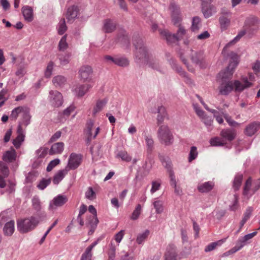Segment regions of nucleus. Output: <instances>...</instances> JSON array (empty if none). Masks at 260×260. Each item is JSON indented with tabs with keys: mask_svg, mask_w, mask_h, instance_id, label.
I'll list each match as a JSON object with an SVG mask.
<instances>
[{
	"mask_svg": "<svg viewBox=\"0 0 260 260\" xmlns=\"http://www.w3.org/2000/svg\"><path fill=\"white\" fill-rule=\"evenodd\" d=\"M16 158V151L14 149H12L10 151H6L3 156V159L4 161L9 162L15 160Z\"/></svg>",
	"mask_w": 260,
	"mask_h": 260,
	"instance_id": "obj_23",
	"label": "nucleus"
},
{
	"mask_svg": "<svg viewBox=\"0 0 260 260\" xmlns=\"http://www.w3.org/2000/svg\"><path fill=\"white\" fill-rule=\"evenodd\" d=\"M68 44L67 43V36L66 35L62 37L60 40L58 47L60 50H64L68 48Z\"/></svg>",
	"mask_w": 260,
	"mask_h": 260,
	"instance_id": "obj_45",
	"label": "nucleus"
},
{
	"mask_svg": "<svg viewBox=\"0 0 260 260\" xmlns=\"http://www.w3.org/2000/svg\"><path fill=\"white\" fill-rule=\"evenodd\" d=\"M28 112L27 107L19 106L14 108L11 112L10 118L12 120H16L18 116L20 114L26 115Z\"/></svg>",
	"mask_w": 260,
	"mask_h": 260,
	"instance_id": "obj_12",
	"label": "nucleus"
},
{
	"mask_svg": "<svg viewBox=\"0 0 260 260\" xmlns=\"http://www.w3.org/2000/svg\"><path fill=\"white\" fill-rule=\"evenodd\" d=\"M198 155V152L196 147H192L189 153V161H191L194 159Z\"/></svg>",
	"mask_w": 260,
	"mask_h": 260,
	"instance_id": "obj_48",
	"label": "nucleus"
},
{
	"mask_svg": "<svg viewBox=\"0 0 260 260\" xmlns=\"http://www.w3.org/2000/svg\"><path fill=\"white\" fill-rule=\"evenodd\" d=\"M48 149L45 147H42L37 151L38 155L40 157H44L47 153Z\"/></svg>",
	"mask_w": 260,
	"mask_h": 260,
	"instance_id": "obj_55",
	"label": "nucleus"
},
{
	"mask_svg": "<svg viewBox=\"0 0 260 260\" xmlns=\"http://www.w3.org/2000/svg\"><path fill=\"white\" fill-rule=\"evenodd\" d=\"M124 231L121 230L114 236V240L118 243V244L121 242L124 235Z\"/></svg>",
	"mask_w": 260,
	"mask_h": 260,
	"instance_id": "obj_54",
	"label": "nucleus"
},
{
	"mask_svg": "<svg viewBox=\"0 0 260 260\" xmlns=\"http://www.w3.org/2000/svg\"><path fill=\"white\" fill-rule=\"evenodd\" d=\"M115 27L114 24L110 20H106L104 24V29L107 32L112 31Z\"/></svg>",
	"mask_w": 260,
	"mask_h": 260,
	"instance_id": "obj_44",
	"label": "nucleus"
},
{
	"mask_svg": "<svg viewBox=\"0 0 260 260\" xmlns=\"http://www.w3.org/2000/svg\"><path fill=\"white\" fill-rule=\"evenodd\" d=\"M120 157L123 160L126 161H129L132 158L130 156L128 155L126 152H121L119 154Z\"/></svg>",
	"mask_w": 260,
	"mask_h": 260,
	"instance_id": "obj_57",
	"label": "nucleus"
},
{
	"mask_svg": "<svg viewBox=\"0 0 260 260\" xmlns=\"http://www.w3.org/2000/svg\"><path fill=\"white\" fill-rule=\"evenodd\" d=\"M17 137L13 140V144L16 148L20 147L21 143L24 140V135L23 133L22 128L21 125H19L17 129Z\"/></svg>",
	"mask_w": 260,
	"mask_h": 260,
	"instance_id": "obj_14",
	"label": "nucleus"
},
{
	"mask_svg": "<svg viewBox=\"0 0 260 260\" xmlns=\"http://www.w3.org/2000/svg\"><path fill=\"white\" fill-rule=\"evenodd\" d=\"M200 22V19L198 17H195L192 19L191 29L193 31H196L199 28V24Z\"/></svg>",
	"mask_w": 260,
	"mask_h": 260,
	"instance_id": "obj_51",
	"label": "nucleus"
},
{
	"mask_svg": "<svg viewBox=\"0 0 260 260\" xmlns=\"http://www.w3.org/2000/svg\"><path fill=\"white\" fill-rule=\"evenodd\" d=\"M66 82L65 78L61 76L55 77L53 79V83L55 86H60Z\"/></svg>",
	"mask_w": 260,
	"mask_h": 260,
	"instance_id": "obj_41",
	"label": "nucleus"
},
{
	"mask_svg": "<svg viewBox=\"0 0 260 260\" xmlns=\"http://www.w3.org/2000/svg\"><path fill=\"white\" fill-rule=\"evenodd\" d=\"M158 116L157 120L158 123H161L164 120V118L167 117V114L166 113V109L164 107L161 106L158 108Z\"/></svg>",
	"mask_w": 260,
	"mask_h": 260,
	"instance_id": "obj_34",
	"label": "nucleus"
},
{
	"mask_svg": "<svg viewBox=\"0 0 260 260\" xmlns=\"http://www.w3.org/2000/svg\"><path fill=\"white\" fill-rule=\"evenodd\" d=\"M69 169L66 167L64 169L58 171L54 176L53 179V182L57 184L61 181L64 176L68 174Z\"/></svg>",
	"mask_w": 260,
	"mask_h": 260,
	"instance_id": "obj_17",
	"label": "nucleus"
},
{
	"mask_svg": "<svg viewBox=\"0 0 260 260\" xmlns=\"http://www.w3.org/2000/svg\"><path fill=\"white\" fill-rule=\"evenodd\" d=\"M93 125L94 123L92 121H90L87 124L86 131L88 135L89 138H91L92 137L95 138L100 132V128L99 127H98L94 129V132H93L94 130Z\"/></svg>",
	"mask_w": 260,
	"mask_h": 260,
	"instance_id": "obj_15",
	"label": "nucleus"
},
{
	"mask_svg": "<svg viewBox=\"0 0 260 260\" xmlns=\"http://www.w3.org/2000/svg\"><path fill=\"white\" fill-rule=\"evenodd\" d=\"M254 77L251 73L249 75V81L246 78H242L241 81L238 80L233 82L234 89L236 92H241L244 89L251 86V82L253 81Z\"/></svg>",
	"mask_w": 260,
	"mask_h": 260,
	"instance_id": "obj_4",
	"label": "nucleus"
},
{
	"mask_svg": "<svg viewBox=\"0 0 260 260\" xmlns=\"http://www.w3.org/2000/svg\"><path fill=\"white\" fill-rule=\"evenodd\" d=\"M60 162L59 159H55L50 162L47 167V171H51L55 166L58 165Z\"/></svg>",
	"mask_w": 260,
	"mask_h": 260,
	"instance_id": "obj_47",
	"label": "nucleus"
},
{
	"mask_svg": "<svg viewBox=\"0 0 260 260\" xmlns=\"http://www.w3.org/2000/svg\"><path fill=\"white\" fill-rule=\"evenodd\" d=\"M176 257L175 247L173 245H169L165 254V260H176Z\"/></svg>",
	"mask_w": 260,
	"mask_h": 260,
	"instance_id": "obj_16",
	"label": "nucleus"
},
{
	"mask_svg": "<svg viewBox=\"0 0 260 260\" xmlns=\"http://www.w3.org/2000/svg\"><path fill=\"white\" fill-rule=\"evenodd\" d=\"M158 137L161 143L169 145L173 141V136L167 125H161L158 130Z\"/></svg>",
	"mask_w": 260,
	"mask_h": 260,
	"instance_id": "obj_3",
	"label": "nucleus"
},
{
	"mask_svg": "<svg viewBox=\"0 0 260 260\" xmlns=\"http://www.w3.org/2000/svg\"><path fill=\"white\" fill-rule=\"evenodd\" d=\"M64 144L62 142H58L54 144L49 150V153L50 155L60 153L63 150Z\"/></svg>",
	"mask_w": 260,
	"mask_h": 260,
	"instance_id": "obj_24",
	"label": "nucleus"
},
{
	"mask_svg": "<svg viewBox=\"0 0 260 260\" xmlns=\"http://www.w3.org/2000/svg\"><path fill=\"white\" fill-rule=\"evenodd\" d=\"M78 8L77 6H73L69 8L67 13V18L69 20L74 18L77 16Z\"/></svg>",
	"mask_w": 260,
	"mask_h": 260,
	"instance_id": "obj_31",
	"label": "nucleus"
},
{
	"mask_svg": "<svg viewBox=\"0 0 260 260\" xmlns=\"http://www.w3.org/2000/svg\"><path fill=\"white\" fill-rule=\"evenodd\" d=\"M245 33L246 32L245 31H240L239 33V34L237 36V37H235V38L232 41H231L228 44H227L226 45V46L223 48V51H222V53L223 54H225V51H226L227 48L230 45L235 44L236 42H237L238 41H239L240 40V39L245 34Z\"/></svg>",
	"mask_w": 260,
	"mask_h": 260,
	"instance_id": "obj_36",
	"label": "nucleus"
},
{
	"mask_svg": "<svg viewBox=\"0 0 260 260\" xmlns=\"http://www.w3.org/2000/svg\"><path fill=\"white\" fill-rule=\"evenodd\" d=\"M226 239V238H225L210 243L206 247L205 251L206 252H209L215 249L217 246H221L224 242H225Z\"/></svg>",
	"mask_w": 260,
	"mask_h": 260,
	"instance_id": "obj_30",
	"label": "nucleus"
},
{
	"mask_svg": "<svg viewBox=\"0 0 260 260\" xmlns=\"http://www.w3.org/2000/svg\"><path fill=\"white\" fill-rule=\"evenodd\" d=\"M96 193L93 190L92 188L91 187H88L85 192L86 198L90 201H92L96 198Z\"/></svg>",
	"mask_w": 260,
	"mask_h": 260,
	"instance_id": "obj_38",
	"label": "nucleus"
},
{
	"mask_svg": "<svg viewBox=\"0 0 260 260\" xmlns=\"http://www.w3.org/2000/svg\"><path fill=\"white\" fill-rule=\"evenodd\" d=\"M87 209V207L86 205L84 204L81 205L80 207L79 213L78 218H81V217L86 212Z\"/></svg>",
	"mask_w": 260,
	"mask_h": 260,
	"instance_id": "obj_58",
	"label": "nucleus"
},
{
	"mask_svg": "<svg viewBox=\"0 0 260 260\" xmlns=\"http://www.w3.org/2000/svg\"><path fill=\"white\" fill-rule=\"evenodd\" d=\"M96 244L97 242H94L86 248L85 253L82 255L81 260H91L92 249Z\"/></svg>",
	"mask_w": 260,
	"mask_h": 260,
	"instance_id": "obj_29",
	"label": "nucleus"
},
{
	"mask_svg": "<svg viewBox=\"0 0 260 260\" xmlns=\"http://www.w3.org/2000/svg\"><path fill=\"white\" fill-rule=\"evenodd\" d=\"M219 21L222 27H225L226 25L229 23V20L224 17L220 18L219 19Z\"/></svg>",
	"mask_w": 260,
	"mask_h": 260,
	"instance_id": "obj_64",
	"label": "nucleus"
},
{
	"mask_svg": "<svg viewBox=\"0 0 260 260\" xmlns=\"http://www.w3.org/2000/svg\"><path fill=\"white\" fill-rule=\"evenodd\" d=\"M105 58L107 60H110L120 66H126L128 65V60L124 58H113L110 56H106Z\"/></svg>",
	"mask_w": 260,
	"mask_h": 260,
	"instance_id": "obj_26",
	"label": "nucleus"
},
{
	"mask_svg": "<svg viewBox=\"0 0 260 260\" xmlns=\"http://www.w3.org/2000/svg\"><path fill=\"white\" fill-rule=\"evenodd\" d=\"M107 103L106 99L98 100L92 110V115L95 116L96 114L100 112Z\"/></svg>",
	"mask_w": 260,
	"mask_h": 260,
	"instance_id": "obj_20",
	"label": "nucleus"
},
{
	"mask_svg": "<svg viewBox=\"0 0 260 260\" xmlns=\"http://www.w3.org/2000/svg\"><path fill=\"white\" fill-rule=\"evenodd\" d=\"M253 211V209L252 207H248L246 209V211L245 212L244 214V216L243 217L246 219L247 220H248L249 218L250 217Z\"/></svg>",
	"mask_w": 260,
	"mask_h": 260,
	"instance_id": "obj_56",
	"label": "nucleus"
},
{
	"mask_svg": "<svg viewBox=\"0 0 260 260\" xmlns=\"http://www.w3.org/2000/svg\"><path fill=\"white\" fill-rule=\"evenodd\" d=\"M141 206L140 204L137 205L131 215V218L133 220H136L138 219L140 214H141Z\"/></svg>",
	"mask_w": 260,
	"mask_h": 260,
	"instance_id": "obj_43",
	"label": "nucleus"
},
{
	"mask_svg": "<svg viewBox=\"0 0 260 260\" xmlns=\"http://www.w3.org/2000/svg\"><path fill=\"white\" fill-rule=\"evenodd\" d=\"M53 68V63L49 62L47 65L46 70L45 72V76L47 78H49L51 76Z\"/></svg>",
	"mask_w": 260,
	"mask_h": 260,
	"instance_id": "obj_46",
	"label": "nucleus"
},
{
	"mask_svg": "<svg viewBox=\"0 0 260 260\" xmlns=\"http://www.w3.org/2000/svg\"><path fill=\"white\" fill-rule=\"evenodd\" d=\"M50 183L49 179H42L38 184L37 187L40 189H44Z\"/></svg>",
	"mask_w": 260,
	"mask_h": 260,
	"instance_id": "obj_49",
	"label": "nucleus"
},
{
	"mask_svg": "<svg viewBox=\"0 0 260 260\" xmlns=\"http://www.w3.org/2000/svg\"><path fill=\"white\" fill-rule=\"evenodd\" d=\"M82 161V156L80 154H77L75 153H72L70 156L68 166V169H76L81 163Z\"/></svg>",
	"mask_w": 260,
	"mask_h": 260,
	"instance_id": "obj_9",
	"label": "nucleus"
},
{
	"mask_svg": "<svg viewBox=\"0 0 260 260\" xmlns=\"http://www.w3.org/2000/svg\"><path fill=\"white\" fill-rule=\"evenodd\" d=\"M68 201V198L63 195H58L50 203V208L52 210L63 206Z\"/></svg>",
	"mask_w": 260,
	"mask_h": 260,
	"instance_id": "obj_11",
	"label": "nucleus"
},
{
	"mask_svg": "<svg viewBox=\"0 0 260 260\" xmlns=\"http://www.w3.org/2000/svg\"><path fill=\"white\" fill-rule=\"evenodd\" d=\"M214 184L212 182H207L198 185V189L201 192L210 191L213 188Z\"/></svg>",
	"mask_w": 260,
	"mask_h": 260,
	"instance_id": "obj_28",
	"label": "nucleus"
},
{
	"mask_svg": "<svg viewBox=\"0 0 260 260\" xmlns=\"http://www.w3.org/2000/svg\"><path fill=\"white\" fill-rule=\"evenodd\" d=\"M210 144L213 146H223L226 144L225 141L222 138L218 137L212 138L210 140Z\"/></svg>",
	"mask_w": 260,
	"mask_h": 260,
	"instance_id": "obj_33",
	"label": "nucleus"
},
{
	"mask_svg": "<svg viewBox=\"0 0 260 260\" xmlns=\"http://www.w3.org/2000/svg\"><path fill=\"white\" fill-rule=\"evenodd\" d=\"M74 110L75 107L74 106H70L64 111L63 114L65 115L69 116Z\"/></svg>",
	"mask_w": 260,
	"mask_h": 260,
	"instance_id": "obj_63",
	"label": "nucleus"
},
{
	"mask_svg": "<svg viewBox=\"0 0 260 260\" xmlns=\"http://www.w3.org/2000/svg\"><path fill=\"white\" fill-rule=\"evenodd\" d=\"M154 206L157 213H160L163 210L162 203L160 201H156L153 203Z\"/></svg>",
	"mask_w": 260,
	"mask_h": 260,
	"instance_id": "obj_50",
	"label": "nucleus"
},
{
	"mask_svg": "<svg viewBox=\"0 0 260 260\" xmlns=\"http://www.w3.org/2000/svg\"><path fill=\"white\" fill-rule=\"evenodd\" d=\"M39 223V220L36 216L19 219L17 220V230L21 234L27 233L33 231Z\"/></svg>",
	"mask_w": 260,
	"mask_h": 260,
	"instance_id": "obj_1",
	"label": "nucleus"
},
{
	"mask_svg": "<svg viewBox=\"0 0 260 260\" xmlns=\"http://www.w3.org/2000/svg\"><path fill=\"white\" fill-rule=\"evenodd\" d=\"M230 63L227 68L219 74V78L221 81H230L232 78L235 69L239 62V56L237 54L232 52L230 55Z\"/></svg>",
	"mask_w": 260,
	"mask_h": 260,
	"instance_id": "obj_2",
	"label": "nucleus"
},
{
	"mask_svg": "<svg viewBox=\"0 0 260 260\" xmlns=\"http://www.w3.org/2000/svg\"><path fill=\"white\" fill-rule=\"evenodd\" d=\"M50 100L52 105L56 107L60 106L63 103L62 94L57 91L50 92Z\"/></svg>",
	"mask_w": 260,
	"mask_h": 260,
	"instance_id": "obj_10",
	"label": "nucleus"
},
{
	"mask_svg": "<svg viewBox=\"0 0 260 260\" xmlns=\"http://www.w3.org/2000/svg\"><path fill=\"white\" fill-rule=\"evenodd\" d=\"M149 235V231L148 230L145 231L142 234H139L137 238V242L139 244L142 243L147 238Z\"/></svg>",
	"mask_w": 260,
	"mask_h": 260,
	"instance_id": "obj_40",
	"label": "nucleus"
},
{
	"mask_svg": "<svg viewBox=\"0 0 260 260\" xmlns=\"http://www.w3.org/2000/svg\"><path fill=\"white\" fill-rule=\"evenodd\" d=\"M213 10V8H207L205 6H203V12L205 17H209L212 14V11Z\"/></svg>",
	"mask_w": 260,
	"mask_h": 260,
	"instance_id": "obj_53",
	"label": "nucleus"
},
{
	"mask_svg": "<svg viewBox=\"0 0 260 260\" xmlns=\"http://www.w3.org/2000/svg\"><path fill=\"white\" fill-rule=\"evenodd\" d=\"M219 93L221 95H226L234 89L233 81H221L218 87Z\"/></svg>",
	"mask_w": 260,
	"mask_h": 260,
	"instance_id": "obj_8",
	"label": "nucleus"
},
{
	"mask_svg": "<svg viewBox=\"0 0 260 260\" xmlns=\"http://www.w3.org/2000/svg\"><path fill=\"white\" fill-rule=\"evenodd\" d=\"M260 188V179L252 182L251 178H249L246 181L243 188V194L248 198L252 195Z\"/></svg>",
	"mask_w": 260,
	"mask_h": 260,
	"instance_id": "obj_5",
	"label": "nucleus"
},
{
	"mask_svg": "<svg viewBox=\"0 0 260 260\" xmlns=\"http://www.w3.org/2000/svg\"><path fill=\"white\" fill-rule=\"evenodd\" d=\"M171 185L175 188V192L178 194H181V190L179 187L177 186L176 181L175 178V176L172 173H170Z\"/></svg>",
	"mask_w": 260,
	"mask_h": 260,
	"instance_id": "obj_39",
	"label": "nucleus"
},
{
	"mask_svg": "<svg viewBox=\"0 0 260 260\" xmlns=\"http://www.w3.org/2000/svg\"><path fill=\"white\" fill-rule=\"evenodd\" d=\"M160 186V183L157 181L153 182L152 183V186L151 189V191L152 193H154L156 190H157Z\"/></svg>",
	"mask_w": 260,
	"mask_h": 260,
	"instance_id": "obj_61",
	"label": "nucleus"
},
{
	"mask_svg": "<svg viewBox=\"0 0 260 260\" xmlns=\"http://www.w3.org/2000/svg\"><path fill=\"white\" fill-rule=\"evenodd\" d=\"M88 211L92 214V216L91 217V219L89 221L88 223L90 224L92 222H93L94 225H96L98 222L96 218V210L92 205H90L88 207Z\"/></svg>",
	"mask_w": 260,
	"mask_h": 260,
	"instance_id": "obj_32",
	"label": "nucleus"
},
{
	"mask_svg": "<svg viewBox=\"0 0 260 260\" xmlns=\"http://www.w3.org/2000/svg\"><path fill=\"white\" fill-rule=\"evenodd\" d=\"M243 245H244L242 244H241L240 245H237L229 250V251L231 254H232L240 250L243 246Z\"/></svg>",
	"mask_w": 260,
	"mask_h": 260,
	"instance_id": "obj_62",
	"label": "nucleus"
},
{
	"mask_svg": "<svg viewBox=\"0 0 260 260\" xmlns=\"http://www.w3.org/2000/svg\"><path fill=\"white\" fill-rule=\"evenodd\" d=\"M67 30V26L66 25L65 20L64 18L60 20L58 24V33L61 35L63 34Z\"/></svg>",
	"mask_w": 260,
	"mask_h": 260,
	"instance_id": "obj_42",
	"label": "nucleus"
},
{
	"mask_svg": "<svg viewBox=\"0 0 260 260\" xmlns=\"http://www.w3.org/2000/svg\"><path fill=\"white\" fill-rule=\"evenodd\" d=\"M91 72V68L90 67L83 66L81 67L79 71V74L84 83L93 85V82L90 78Z\"/></svg>",
	"mask_w": 260,
	"mask_h": 260,
	"instance_id": "obj_7",
	"label": "nucleus"
},
{
	"mask_svg": "<svg viewBox=\"0 0 260 260\" xmlns=\"http://www.w3.org/2000/svg\"><path fill=\"white\" fill-rule=\"evenodd\" d=\"M91 84L85 83L82 85H80L75 89V92L78 96H83L88 90V89L92 86Z\"/></svg>",
	"mask_w": 260,
	"mask_h": 260,
	"instance_id": "obj_19",
	"label": "nucleus"
},
{
	"mask_svg": "<svg viewBox=\"0 0 260 260\" xmlns=\"http://www.w3.org/2000/svg\"><path fill=\"white\" fill-rule=\"evenodd\" d=\"M259 128V124L257 123L249 124L245 129V134L247 136H251L254 134Z\"/></svg>",
	"mask_w": 260,
	"mask_h": 260,
	"instance_id": "obj_25",
	"label": "nucleus"
},
{
	"mask_svg": "<svg viewBox=\"0 0 260 260\" xmlns=\"http://www.w3.org/2000/svg\"><path fill=\"white\" fill-rule=\"evenodd\" d=\"M220 135L222 139L225 141L226 143L227 141L231 142L235 139L236 137V132L233 129H224L221 131Z\"/></svg>",
	"mask_w": 260,
	"mask_h": 260,
	"instance_id": "obj_13",
	"label": "nucleus"
},
{
	"mask_svg": "<svg viewBox=\"0 0 260 260\" xmlns=\"http://www.w3.org/2000/svg\"><path fill=\"white\" fill-rule=\"evenodd\" d=\"M258 27V23L256 19L252 18L251 20H248L245 25L247 31L250 33V31L256 30Z\"/></svg>",
	"mask_w": 260,
	"mask_h": 260,
	"instance_id": "obj_21",
	"label": "nucleus"
},
{
	"mask_svg": "<svg viewBox=\"0 0 260 260\" xmlns=\"http://www.w3.org/2000/svg\"><path fill=\"white\" fill-rule=\"evenodd\" d=\"M22 12L25 20L30 22L33 20V10L30 7L24 6L22 9Z\"/></svg>",
	"mask_w": 260,
	"mask_h": 260,
	"instance_id": "obj_18",
	"label": "nucleus"
},
{
	"mask_svg": "<svg viewBox=\"0 0 260 260\" xmlns=\"http://www.w3.org/2000/svg\"><path fill=\"white\" fill-rule=\"evenodd\" d=\"M213 113L214 116L216 118V120L220 124L222 123L223 121V120L222 119L223 116L225 118V119L226 120L227 122L230 125L235 126V124H237V123H236L235 121L230 120V119L229 117H228L225 114L223 113H222V116H220L218 111H214Z\"/></svg>",
	"mask_w": 260,
	"mask_h": 260,
	"instance_id": "obj_22",
	"label": "nucleus"
},
{
	"mask_svg": "<svg viewBox=\"0 0 260 260\" xmlns=\"http://www.w3.org/2000/svg\"><path fill=\"white\" fill-rule=\"evenodd\" d=\"M14 224L15 222L13 220H11L7 222L4 227V232L5 235L7 236H11L14 232Z\"/></svg>",
	"mask_w": 260,
	"mask_h": 260,
	"instance_id": "obj_27",
	"label": "nucleus"
},
{
	"mask_svg": "<svg viewBox=\"0 0 260 260\" xmlns=\"http://www.w3.org/2000/svg\"><path fill=\"white\" fill-rule=\"evenodd\" d=\"M0 173L3 179L7 177L9 174V170L7 166L3 161H0Z\"/></svg>",
	"mask_w": 260,
	"mask_h": 260,
	"instance_id": "obj_35",
	"label": "nucleus"
},
{
	"mask_svg": "<svg viewBox=\"0 0 260 260\" xmlns=\"http://www.w3.org/2000/svg\"><path fill=\"white\" fill-rule=\"evenodd\" d=\"M185 31L184 29L179 25V29L178 30L177 36L175 35H171L167 31L164 30L161 31L160 34L166 37V39L168 43L171 44L173 43H175L178 41L181 38H182V36L185 34Z\"/></svg>",
	"mask_w": 260,
	"mask_h": 260,
	"instance_id": "obj_6",
	"label": "nucleus"
},
{
	"mask_svg": "<svg viewBox=\"0 0 260 260\" xmlns=\"http://www.w3.org/2000/svg\"><path fill=\"white\" fill-rule=\"evenodd\" d=\"M12 134V131L11 129H10L7 131L4 136V140L5 143H7L9 141L10 138L11 137Z\"/></svg>",
	"mask_w": 260,
	"mask_h": 260,
	"instance_id": "obj_59",
	"label": "nucleus"
},
{
	"mask_svg": "<svg viewBox=\"0 0 260 260\" xmlns=\"http://www.w3.org/2000/svg\"><path fill=\"white\" fill-rule=\"evenodd\" d=\"M252 69L255 74L260 72V62L256 61L252 67Z\"/></svg>",
	"mask_w": 260,
	"mask_h": 260,
	"instance_id": "obj_60",
	"label": "nucleus"
},
{
	"mask_svg": "<svg viewBox=\"0 0 260 260\" xmlns=\"http://www.w3.org/2000/svg\"><path fill=\"white\" fill-rule=\"evenodd\" d=\"M243 176L242 175H237L234 178L233 182V187L235 190H238L241 185Z\"/></svg>",
	"mask_w": 260,
	"mask_h": 260,
	"instance_id": "obj_37",
	"label": "nucleus"
},
{
	"mask_svg": "<svg viewBox=\"0 0 260 260\" xmlns=\"http://www.w3.org/2000/svg\"><path fill=\"white\" fill-rule=\"evenodd\" d=\"M256 234H257V232H254L251 234L246 235L241 240H240L239 241L241 242V243H244V242H246L247 241L252 239L255 235H256Z\"/></svg>",
	"mask_w": 260,
	"mask_h": 260,
	"instance_id": "obj_52",
	"label": "nucleus"
}]
</instances>
